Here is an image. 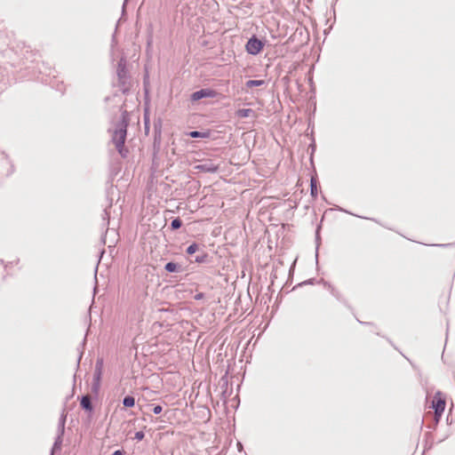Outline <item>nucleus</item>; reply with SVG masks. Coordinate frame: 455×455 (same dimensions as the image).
I'll list each match as a JSON object with an SVG mask.
<instances>
[{
    "label": "nucleus",
    "mask_w": 455,
    "mask_h": 455,
    "mask_svg": "<svg viewBox=\"0 0 455 455\" xmlns=\"http://www.w3.org/2000/svg\"><path fill=\"white\" fill-rule=\"evenodd\" d=\"M126 3H127V0H125L123 4V7H122V16L121 18L118 20L117 21V24H116V31L117 30V28H118V25L119 23L121 22L122 19L124 17L125 15V5H126Z\"/></svg>",
    "instance_id": "24"
},
{
    "label": "nucleus",
    "mask_w": 455,
    "mask_h": 455,
    "mask_svg": "<svg viewBox=\"0 0 455 455\" xmlns=\"http://www.w3.org/2000/svg\"><path fill=\"white\" fill-rule=\"evenodd\" d=\"M263 84H265V81L264 80H248L245 83V86L248 89H251L252 87L261 86Z\"/></svg>",
    "instance_id": "17"
},
{
    "label": "nucleus",
    "mask_w": 455,
    "mask_h": 455,
    "mask_svg": "<svg viewBox=\"0 0 455 455\" xmlns=\"http://www.w3.org/2000/svg\"><path fill=\"white\" fill-rule=\"evenodd\" d=\"M63 435H60V433H57V436L54 440V443H53V445H52V448L51 451V455H54V453L56 451H60L61 450Z\"/></svg>",
    "instance_id": "10"
},
{
    "label": "nucleus",
    "mask_w": 455,
    "mask_h": 455,
    "mask_svg": "<svg viewBox=\"0 0 455 455\" xmlns=\"http://www.w3.org/2000/svg\"><path fill=\"white\" fill-rule=\"evenodd\" d=\"M325 285L328 286V289L330 290V292L333 297H335L337 299L342 301V295L341 293L331 284L325 283Z\"/></svg>",
    "instance_id": "18"
},
{
    "label": "nucleus",
    "mask_w": 455,
    "mask_h": 455,
    "mask_svg": "<svg viewBox=\"0 0 455 455\" xmlns=\"http://www.w3.org/2000/svg\"><path fill=\"white\" fill-rule=\"evenodd\" d=\"M433 408L436 415H441L445 408V402L441 398H435L433 401Z\"/></svg>",
    "instance_id": "8"
},
{
    "label": "nucleus",
    "mask_w": 455,
    "mask_h": 455,
    "mask_svg": "<svg viewBox=\"0 0 455 455\" xmlns=\"http://www.w3.org/2000/svg\"><path fill=\"white\" fill-rule=\"evenodd\" d=\"M318 246L319 245L317 244L316 251H315V259H316V260L318 259Z\"/></svg>",
    "instance_id": "32"
},
{
    "label": "nucleus",
    "mask_w": 455,
    "mask_h": 455,
    "mask_svg": "<svg viewBox=\"0 0 455 455\" xmlns=\"http://www.w3.org/2000/svg\"><path fill=\"white\" fill-rule=\"evenodd\" d=\"M315 278H310V279H308V280L299 283V285L301 286V285H304V284H313V283H315Z\"/></svg>",
    "instance_id": "26"
},
{
    "label": "nucleus",
    "mask_w": 455,
    "mask_h": 455,
    "mask_svg": "<svg viewBox=\"0 0 455 455\" xmlns=\"http://www.w3.org/2000/svg\"><path fill=\"white\" fill-rule=\"evenodd\" d=\"M103 371V359L98 358L95 363V369L93 372V380L92 385V391L97 394L100 390V380L102 377Z\"/></svg>",
    "instance_id": "3"
},
{
    "label": "nucleus",
    "mask_w": 455,
    "mask_h": 455,
    "mask_svg": "<svg viewBox=\"0 0 455 455\" xmlns=\"http://www.w3.org/2000/svg\"><path fill=\"white\" fill-rule=\"evenodd\" d=\"M199 251V245L196 243H191L186 250V252L189 255H193Z\"/></svg>",
    "instance_id": "22"
},
{
    "label": "nucleus",
    "mask_w": 455,
    "mask_h": 455,
    "mask_svg": "<svg viewBox=\"0 0 455 455\" xmlns=\"http://www.w3.org/2000/svg\"><path fill=\"white\" fill-rule=\"evenodd\" d=\"M2 160H3L4 164L9 165V168L6 171V172L4 173V175L5 176L11 175L14 172V169H13V165L12 164L9 157L6 155H3Z\"/></svg>",
    "instance_id": "16"
},
{
    "label": "nucleus",
    "mask_w": 455,
    "mask_h": 455,
    "mask_svg": "<svg viewBox=\"0 0 455 455\" xmlns=\"http://www.w3.org/2000/svg\"><path fill=\"white\" fill-rule=\"evenodd\" d=\"M123 404L124 407H133L135 405V398L132 395H126L123 399Z\"/></svg>",
    "instance_id": "19"
},
{
    "label": "nucleus",
    "mask_w": 455,
    "mask_h": 455,
    "mask_svg": "<svg viewBox=\"0 0 455 455\" xmlns=\"http://www.w3.org/2000/svg\"><path fill=\"white\" fill-rule=\"evenodd\" d=\"M116 44V33L112 36V47Z\"/></svg>",
    "instance_id": "29"
},
{
    "label": "nucleus",
    "mask_w": 455,
    "mask_h": 455,
    "mask_svg": "<svg viewBox=\"0 0 455 455\" xmlns=\"http://www.w3.org/2000/svg\"><path fill=\"white\" fill-rule=\"evenodd\" d=\"M124 450H116L111 455H124Z\"/></svg>",
    "instance_id": "27"
},
{
    "label": "nucleus",
    "mask_w": 455,
    "mask_h": 455,
    "mask_svg": "<svg viewBox=\"0 0 455 455\" xmlns=\"http://www.w3.org/2000/svg\"><path fill=\"white\" fill-rule=\"evenodd\" d=\"M66 419H67V415L65 413H62L59 419L58 429H57V433H60V435H64V433H65Z\"/></svg>",
    "instance_id": "14"
},
{
    "label": "nucleus",
    "mask_w": 455,
    "mask_h": 455,
    "mask_svg": "<svg viewBox=\"0 0 455 455\" xmlns=\"http://www.w3.org/2000/svg\"><path fill=\"white\" fill-rule=\"evenodd\" d=\"M182 226V220L180 218H175L172 220L170 228L171 230H177Z\"/></svg>",
    "instance_id": "21"
},
{
    "label": "nucleus",
    "mask_w": 455,
    "mask_h": 455,
    "mask_svg": "<svg viewBox=\"0 0 455 455\" xmlns=\"http://www.w3.org/2000/svg\"><path fill=\"white\" fill-rule=\"evenodd\" d=\"M110 208H111V204H109V205L104 209L103 213H102V221H103L102 226L107 228H108V226L109 225V219H110L109 209Z\"/></svg>",
    "instance_id": "12"
},
{
    "label": "nucleus",
    "mask_w": 455,
    "mask_h": 455,
    "mask_svg": "<svg viewBox=\"0 0 455 455\" xmlns=\"http://www.w3.org/2000/svg\"><path fill=\"white\" fill-rule=\"evenodd\" d=\"M83 354H84L83 351H81L80 354H79L78 360H77V365H79V363H80V360H81V358L83 356Z\"/></svg>",
    "instance_id": "31"
},
{
    "label": "nucleus",
    "mask_w": 455,
    "mask_h": 455,
    "mask_svg": "<svg viewBox=\"0 0 455 455\" xmlns=\"http://www.w3.org/2000/svg\"><path fill=\"white\" fill-rule=\"evenodd\" d=\"M153 408H152V411L155 413V414H160L163 411V407L159 404H152L151 405Z\"/></svg>",
    "instance_id": "23"
},
{
    "label": "nucleus",
    "mask_w": 455,
    "mask_h": 455,
    "mask_svg": "<svg viewBox=\"0 0 455 455\" xmlns=\"http://www.w3.org/2000/svg\"><path fill=\"white\" fill-rule=\"evenodd\" d=\"M208 254L204 251H202L201 253L196 255L195 257V262L196 263H205L208 260Z\"/></svg>",
    "instance_id": "20"
},
{
    "label": "nucleus",
    "mask_w": 455,
    "mask_h": 455,
    "mask_svg": "<svg viewBox=\"0 0 455 455\" xmlns=\"http://www.w3.org/2000/svg\"><path fill=\"white\" fill-rule=\"evenodd\" d=\"M80 405L83 410L92 412L93 411V405L92 403V397L89 395H82L80 398Z\"/></svg>",
    "instance_id": "7"
},
{
    "label": "nucleus",
    "mask_w": 455,
    "mask_h": 455,
    "mask_svg": "<svg viewBox=\"0 0 455 455\" xmlns=\"http://www.w3.org/2000/svg\"><path fill=\"white\" fill-rule=\"evenodd\" d=\"M218 92L215 90L210 88H204L199 91L194 92L190 95V100L192 102H196L204 98H216Z\"/></svg>",
    "instance_id": "5"
},
{
    "label": "nucleus",
    "mask_w": 455,
    "mask_h": 455,
    "mask_svg": "<svg viewBox=\"0 0 455 455\" xmlns=\"http://www.w3.org/2000/svg\"><path fill=\"white\" fill-rule=\"evenodd\" d=\"M195 169L199 172L215 173L219 170V165L215 164L212 160H206L204 163L196 165Z\"/></svg>",
    "instance_id": "6"
},
{
    "label": "nucleus",
    "mask_w": 455,
    "mask_h": 455,
    "mask_svg": "<svg viewBox=\"0 0 455 455\" xmlns=\"http://www.w3.org/2000/svg\"><path fill=\"white\" fill-rule=\"evenodd\" d=\"M319 238H320V237H319L318 231H316V241H318V240H319Z\"/></svg>",
    "instance_id": "34"
},
{
    "label": "nucleus",
    "mask_w": 455,
    "mask_h": 455,
    "mask_svg": "<svg viewBox=\"0 0 455 455\" xmlns=\"http://www.w3.org/2000/svg\"><path fill=\"white\" fill-rule=\"evenodd\" d=\"M236 446H237L238 451L242 452L243 451V446L242 443L237 442Z\"/></svg>",
    "instance_id": "28"
},
{
    "label": "nucleus",
    "mask_w": 455,
    "mask_h": 455,
    "mask_svg": "<svg viewBox=\"0 0 455 455\" xmlns=\"http://www.w3.org/2000/svg\"><path fill=\"white\" fill-rule=\"evenodd\" d=\"M204 297V293H197L196 296H195V299H203Z\"/></svg>",
    "instance_id": "30"
},
{
    "label": "nucleus",
    "mask_w": 455,
    "mask_h": 455,
    "mask_svg": "<svg viewBox=\"0 0 455 455\" xmlns=\"http://www.w3.org/2000/svg\"><path fill=\"white\" fill-rule=\"evenodd\" d=\"M310 195L313 198H316L318 195L317 180L312 177L310 180Z\"/></svg>",
    "instance_id": "13"
},
{
    "label": "nucleus",
    "mask_w": 455,
    "mask_h": 455,
    "mask_svg": "<svg viewBox=\"0 0 455 455\" xmlns=\"http://www.w3.org/2000/svg\"><path fill=\"white\" fill-rule=\"evenodd\" d=\"M264 43L256 36H252L246 43L245 49L249 54L257 55L263 49Z\"/></svg>",
    "instance_id": "4"
},
{
    "label": "nucleus",
    "mask_w": 455,
    "mask_h": 455,
    "mask_svg": "<svg viewBox=\"0 0 455 455\" xmlns=\"http://www.w3.org/2000/svg\"><path fill=\"white\" fill-rule=\"evenodd\" d=\"M164 269L169 273H180L183 271L181 265L172 261L167 262L164 266Z\"/></svg>",
    "instance_id": "9"
},
{
    "label": "nucleus",
    "mask_w": 455,
    "mask_h": 455,
    "mask_svg": "<svg viewBox=\"0 0 455 455\" xmlns=\"http://www.w3.org/2000/svg\"><path fill=\"white\" fill-rule=\"evenodd\" d=\"M128 117L127 112L124 111L120 120L116 124L115 129L112 134V141L116 146L117 152L121 155L122 157H126L128 150L124 147V142L127 135V126H128Z\"/></svg>",
    "instance_id": "1"
},
{
    "label": "nucleus",
    "mask_w": 455,
    "mask_h": 455,
    "mask_svg": "<svg viewBox=\"0 0 455 455\" xmlns=\"http://www.w3.org/2000/svg\"><path fill=\"white\" fill-rule=\"evenodd\" d=\"M85 341H86V337H84V340H83V343H82V345H83V346H84Z\"/></svg>",
    "instance_id": "36"
},
{
    "label": "nucleus",
    "mask_w": 455,
    "mask_h": 455,
    "mask_svg": "<svg viewBox=\"0 0 455 455\" xmlns=\"http://www.w3.org/2000/svg\"><path fill=\"white\" fill-rule=\"evenodd\" d=\"M116 74L120 90L125 93L129 90V76L124 57H122L118 61Z\"/></svg>",
    "instance_id": "2"
},
{
    "label": "nucleus",
    "mask_w": 455,
    "mask_h": 455,
    "mask_svg": "<svg viewBox=\"0 0 455 455\" xmlns=\"http://www.w3.org/2000/svg\"><path fill=\"white\" fill-rule=\"evenodd\" d=\"M311 147H312V151L314 152V151H315V143H314V142L311 144Z\"/></svg>",
    "instance_id": "33"
},
{
    "label": "nucleus",
    "mask_w": 455,
    "mask_h": 455,
    "mask_svg": "<svg viewBox=\"0 0 455 455\" xmlns=\"http://www.w3.org/2000/svg\"><path fill=\"white\" fill-rule=\"evenodd\" d=\"M187 135L188 137L194 138V139H198V138L207 139L210 137L211 132H210V131H206V132L191 131V132H188Z\"/></svg>",
    "instance_id": "11"
},
{
    "label": "nucleus",
    "mask_w": 455,
    "mask_h": 455,
    "mask_svg": "<svg viewBox=\"0 0 455 455\" xmlns=\"http://www.w3.org/2000/svg\"><path fill=\"white\" fill-rule=\"evenodd\" d=\"M145 437V434L143 431H138L134 435V439L137 441H141Z\"/></svg>",
    "instance_id": "25"
},
{
    "label": "nucleus",
    "mask_w": 455,
    "mask_h": 455,
    "mask_svg": "<svg viewBox=\"0 0 455 455\" xmlns=\"http://www.w3.org/2000/svg\"><path fill=\"white\" fill-rule=\"evenodd\" d=\"M449 244H437V246H441V247H444V246H448Z\"/></svg>",
    "instance_id": "35"
},
{
    "label": "nucleus",
    "mask_w": 455,
    "mask_h": 455,
    "mask_svg": "<svg viewBox=\"0 0 455 455\" xmlns=\"http://www.w3.org/2000/svg\"><path fill=\"white\" fill-rule=\"evenodd\" d=\"M253 113L254 111L251 108H240L236 111L235 115L239 118H247Z\"/></svg>",
    "instance_id": "15"
}]
</instances>
